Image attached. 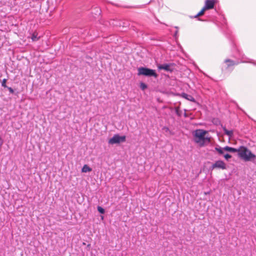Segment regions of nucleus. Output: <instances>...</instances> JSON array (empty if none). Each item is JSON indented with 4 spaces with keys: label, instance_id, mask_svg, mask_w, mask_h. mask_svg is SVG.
Segmentation results:
<instances>
[{
    "label": "nucleus",
    "instance_id": "1",
    "mask_svg": "<svg viewBox=\"0 0 256 256\" xmlns=\"http://www.w3.org/2000/svg\"><path fill=\"white\" fill-rule=\"evenodd\" d=\"M206 132V131L200 129L196 130L194 132V142L200 146H203L210 142V138L205 136Z\"/></svg>",
    "mask_w": 256,
    "mask_h": 256
},
{
    "label": "nucleus",
    "instance_id": "2",
    "mask_svg": "<svg viewBox=\"0 0 256 256\" xmlns=\"http://www.w3.org/2000/svg\"><path fill=\"white\" fill-rule=\"evenodd\" d=\"M238 150L239 156L245 161H250L256 158V156L246 147L240 146Z\"/></svg>",
    "mask_w": 256,
    "mask_h": 256
},
{
    "label": "nucleus",
    "instance_id": "3",
    "mask_svg": "<svg viewBox=\"0 0 256 256\" xmlns=\"http://www.w3.org/2000/svg\"><path fill=\"white\" fill-rule=\"evenodd\" d=\"M138 76L143 75L148 76H152L154 78H156L158 76V74L156 73L155 70L152 69L144 67H140L138 68Z\"/></svg>",
    "mask_w": 256,
    "mask_h": 256
},
{
    "label": "nucleus",
    "instance_id": "4",
    "mask_svg": "<svg viewBox=\"0 0 256 256\" xmlns=\"http://www.w3.org/2000/svg\"><path fill=\"white\" fill-rule=\"evenodd\" d=\"M126 136H120L118 134H114L112 138L108 140V144H120L122 142L126 141Z\"/></svg>",
    "mask_w": 256,
    "mask_h": 256
},
{
    "label": "nucleus",
    "instance_id": "5",
    "mask_svg": "<svg viewBox=\"0 0 256 256\" xmlns=\"http://www.w3.org/2000/svg\"><path fill=\"white\" fill-rule=\"evenodd\" d=\"M216 168L225 170L226 168V164L222 160H217L212 166V170Z\"/></svg>",
    "mask_w": 256,
    "mask_h": 256
},
{
    "label": "nucleus",
    "instance_id": "6",
    "mask_svg": "<svg viewBox=\"0 0 256 256\" xmlns=\"http://www.w3.org/2000/svg\"><path fill=\"white\" fill-rule=\"evenodd\" d=\"M215 4L214 0H206L204 8L207 10L214 8Z\"/></svg>",
    "mask_w": 256,
    "mask_h": 256
},
{
    "label": "nucleus",
    "instance_id": "7",
    "mask_svg": "<svg viewBox=\"0 0 256 256\" xmlns=\"http://www.w3.org/2000/svg\"><path fill=\"white\" fill-rule=\"evenodd\" d=\"M158 68L159 70H164L168 72H172V70L170 68V65L169 64H160L158 66Z\"/></svg>",
    "mask_w": 256,
    "mask_h": 256
},
{
    "label": "nucleus",
    "instance_id": "8",
    "mask_svg": "<svg viewBox=\"0 0 256 256\" xmlns=\"http://www.w3.org/2000/svg\"><path fill=\"white\" fill-rule=\"evenodd\" d=\"M224 150L226 151L230 152H238V149H236V148H232V147H230L228 146H226L224 147Z\"/></svg>",
    "mask_w": 256,
    "mask_h": 256
},
{
    "label": "nucleus",
    "instance_id": "9",
    "mask_svg": "<svg viewBox=\"0 0 256 256\" xmlns=\"http://www.w3.org/2000/svg\"><path fill=\"white\" fill-rule=\"evenodd\" d=\"M182 96L190 101H191V102L195 101L194 98L192 96L188 94H186L183 93L182 94Z\"/></svg>",
    "mask_w": 256,
    "mask_h": 256
},
{
    "label": "nucleus",
    "instance_id": "10",
    "mask_svg": "<svg viewBox=\"0 0 256 256\" xmlns=\"http://www.w3.org/2000/svg\"><path fill=\"white\" fill-rule=\"evenodd\" d=\"M223 130L224 132V133L226 135L228 136L230 138L232 136V135H233V131L232 130H228L225 127L223 128Z\"/></svg>",
    "mask_w": 256,
    "mask_h": 256
},
{
    "label": "nucleus",
    "instance_id": "11",
    "mask_svg": "<svg viewBox=\"0 0 256 256\" xmlns=\"http://www.w3.org/2000/svg\"><path fill=\"white\" fill-rule=\"evenodd\" d=\"M82 171L83 172H87L92 171V168H90L88 165L85 164L82 167Z\"/></svg>",
    "mask_w": 256,
    "mask_h": 256
},
{
    "label": "nucleus",
    "instance_id": "12",
    "mask_svg": "<svg viewBox=\"0 0 256 256\" xmlns=\"http://www.w3.org/2000/svg\"><path fill=\"white\" fill-rule=\"evenodd\" d=\"M224 62L227 64L228 67L234 66L236 64L233 60L230 59L226 60Z\"/></svg>",
    "mask_w": 256,
    "mask_h": 256
},
{
    "label": "nucleus",
    "instance_id": "13",
    "mask_svg": "<svg viewBox=\"0 0 256 256\" xmlns=\"http://www.w3.org/2000/svg\"><path fill=\"white\" fill-rule=\"evenodd\" d=\"M215 150L220 154H224V148H221L220 146L216 147Z\"/></svg>",
    "mask_w": 256,
    "mask_h": 256
},
{
    "label": "nucleus",
    "instance_id": "14",
    "mask_svg": "<svg viewBox=\"0 0 256 256\" xmlns=\"http://www.w3.org/2000/svg\"><path fill=\"white\" fill-rule=\"evenodd\" d=\"M206 10L203 7V8L202 9V10L196 14V15L194 18H196L198 16H201L203 15L204 13V12Z\"/></svg>",
    "mask_w": 256,
    "mask_h": 256
},
{
    "label": "nucleus",
    "instance_id": "15",
    "mask_svg": "<svg viewBox=\"0 0 256 256\" xmlns=\"http://www.w3.org/2000/svg\"><path fill=\"white\" fill-rule=\"evenodd\" d=\"M31 38L33 42L36 41L39 39V38L38 37V34L36 32L32 34Z\"/></svg>",
    "mask_w": 256,
    "mask_h": 256
},
{
    "label": "nucleus",
    "instance_id": "16",
    "mask_svg": "<svg viewBox=\"0 0 256 256\" xmlns=\"http://www.w3.org/2000/svg\"><path fill=\"white\" fill-rule=\"evenodd\" d=\"M6 79H3L2 80V86L4 88H7V86L6 85Z\"/></svg>",
    "mask_w": 256,
    "mask_h": 256
},
{
    "label": "nucleus",
    "instance_id": "17",
    "mask_svg": "<svg viewBox=\"0 0 256 256\" xmlns=\"http://www.w3.org/2000/svg\"><path fill=\"white\" fill-rule=\"evenodd\" d=\"M140 88L142 90H144L147 88V86L145 84L142 82L140 84Z\"/></svg>",
    "mask_w": 256,
    "mask_h": 256
},
{
    "label": "nucleus",
    "instance_id": "18",
    "mask_svg": "<svg viewBox=\"0 0 256 256\" xmlns=\"http://www.w3.org/2000/svg\"><path fill=\"white\" fill-rule=\"evenodd\" d=\"M98 210L100 214H103L104 213V210L100 206L98 207Z\"/></svg>",
    "mask_w": 256,
    "mask_h": 256
},
{
    "label": "nucleus",
    "instance_id": "19",
    "mask_svg": "<svg viewBox=\"0 0 256 256\" xmlns=\"http://www.w3.org/2000/svg\"><path fill=\"white\" fill-rule=\"evenodd\" d=\"M224 158L227 160L232 158V156L228 154H224Z\"/></svg>",
    "mask_w": 256,
    "mask_h": 256
},
{
    "label": "nucleus",
    "instance_id": "20",
    "mask_svg": "<svg viewBox=\"0 0 256 256\" xmlns=\"http://www.w3.org/2000/svg\"><path fill=\"white\" fill-rule=\"evenodd\" d=\"M7 88L11 94H13L14 92V90L12 88L7 86Z\"/></svg>",
    "mask_w": 256,
    "mask_h": 256
},
{
    "label": "nucleus",
    "instance_id": "21",
    "mask_svg": "<svg viewBox=\"0 0 256 256\" xmlns=\"http://www.w3.org/2000/svg\"><path fill=\"white\" fill-rule=\"evenodd\" d=\"M3 144V141L1 138L0 137V146H2Z\"/></svg>",
    "mask_w": 256,
    "mask_h": 256
},
{
    "label": "nucleus",
    "instance_id": "22",
    "mask_svg": "<svg viewBox=\"0 0 256 256\" xmlns=\"http://www.w3.org/2000/svg\"><path fill=\"white\" fill-rule=\"evenodd\" d=\"M176 114L178 116H180V113H179L178 111V110H176Z\"/></svg>",
    "mask_w": 256,
    "mask_h": 256
},
{
    "label": "nucleus",
    "instance_id": "23",
    "mask_svg": "<svg viewBox=\"0 0 256 256\" xmlns=\"http://www.w3.org/2000/svg\"><path fill=\"white\" fill-rule=\"evenodd\" d=\"M184 116L185 117H186V112L184 113Z\"/></svg>",
    "mask_w": 256,
    "mask_h": 256
}]
</instances>
